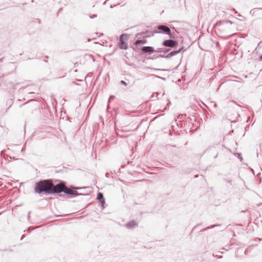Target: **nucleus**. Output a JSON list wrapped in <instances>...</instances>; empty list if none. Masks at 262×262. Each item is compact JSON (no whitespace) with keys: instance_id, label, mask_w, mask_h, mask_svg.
Instances as JSON below:
<instances>
[{"instance_id":"0eeeda50","label":"nucleus","mask_w":262,"mask_h":262,"mask_svg":"<svg viewBox=\"0 0 262 262\" xmlns=\"http://www.w3.org/2000/svg\"><path fill=\"white\" fill-rule=\"evenodd\" d=\"M142 51L145 53H153L155 50L151 47H144L142 48Z\"/></svg>"},{"instance_id":"f8f14e48","label":"nucleus","mask_w":262,"mask_h":262,"mask_svg":"<svg viewBox=\"0 0 262 262\" xmlns=\"http://www.w3.org/2000/svg\"><path fill=\"white\" fill-rule=\"evenodd\" d=\"M121 83L122 84H123L125 85H126V82H125V81H123V80H122V81H121Z\"/></svg>"},{"instance_id":"7ed1b4c3","label":"nucleus","mask_w":262,"mask_h":262,"mask_svg":"<svg viewBox=\"0 0 262 262\" xmlns=\"http://www.w3.org/2000/svg\"><path fill=\"white\" fill-rule=\"evenodd\" d=\"M65 185L63 183H60L56 185H54L52 188V193H59L63 192Z\"/></svg>"},{"instance_id":"9b49d317","label":"nucleus","mask_w":262,"mask_h":262,"mask_svg":"<svg viewBox=\"0 0 262 262\" xmlns=\"http://www.w3.org/2000/svg\"><path fill=\"white\" fill-rule=\"evenodd\" d=\"M182 49H183V48H181V49H179V50L178 51H177V52H176V53H180V52L181 51V50H182Z\"/></svg>"},{"instance_id":"1a4fd4ad","label":"nucleus","mask_w":262,"mask_h":262,"mask_svg":"<svg viewBox=\"0 0 262 262\" xmlns=\"http://www.w3.org/2000/svg\"><path fill=\"white\" fill-rule=\"evenodd\" d=\"M136 225H137V224L135 221H132V222H129L127 224V226L128 228H131V227H135Z\"/></svg>"},{"instance_id":"f03ea898","label":"nucleus","mask_w":262,"mask_h":262,"mask_svg":"<svg viewBox=\"0 0 262 262\" xmlns=\"http://www.w3.org/2000/svg\"><path fill=\"white\" fill-rule=\"evenodd\" d=\"M128 39V35L126 34H123L121 35L120 38V47L122 49H127V42Z\"/></svg>"},{"instance_id":"423d86ee","label":"nucleus","mask_w":262,"mask_h":262,"mask_svg":"<svg viewBox=\"0 0 262 262\" xmlns=\"http://www.w3.org/2000/svg\"><path fill=\"white\" fill-rule=\"evenodd\" d=\"M158 28L159 30H162L163 32L165 33L166 34H169L170 33V29L166 26H159Z\"/></svg>"},{"instance_id":"39448f33","label":"nucleus","mask_w":262,"mask_h":262,"mask_svg":"<svg viewBox=\"0 0 262 262\" xmlns=\"http://www.w3.org/2000/svg\"><path fill=\"white\" fill-rule=\"evenodd\" d=\"M178 45L176 41L172 40H166L164 41L163 45L166 47H173Z\"/></svg>"},{"instance_id":"20e7f679","label":"nucleus","mask_w":262,"mask_h":262,"mask_svg":"<svg viewBox=\"0 0 262 262\" xmlns=\"http://www.w3.org/2000/svg\"><path fill=\"white\" fill-rule=\"evenodd\" d=\"M63 192L67 194L76 195L77 192L72 187H68L65 185Z\"/></svg>"},{"instance_id":"ddd939ff","label":"nucleus","mask_w":262,"mask_h":262,"mask_svg":"<svg viewBox=\"0 0 262 262\" xmlns=\"http://www.w3.org/2000/svg\"><path fill=\"white\" fill-rule=\"evenodd\" d=\"M260 59L262 60V55L260 56Z\"/></svg>"},{"instance_id":"6e6552de","label":"nucleus","mask_w":262,"mask_h":262,"mask_svg":"<svg viewBox=\"0 0 262 262\" xmlns=\"http://www.w3.org/2000/svg\"><path fill=\"white\" fill-rule=\"evenodd\" d=\"M146 43V40L145 39L144 40H137L135 42V45L136 46L139 45H143Z\"/></svg>"},{"instance_id":"f257e3e1","label":"nucleus","mask_w":262,"mask_h":262,"mask_svg":"<svg viewBox=\"0 0 262 262\" xmlns=\"http://www.w3.org/2000/svg\"><path fill=\"white\" fill-rule=\"evenodd\" d=\"M53 184L50 180H44L37 183L35 186V191L37 193L45 192L48 193H52V188Z\"/></svg>"},{"instance_id":"9d476101","label":"nucleus","mask_w":262,"mask_h":262,"mask_svg":"<svg viewBox=\"0 0 262 262\" xmlns=\"http://www.w3.org/2000/svg\"><path fill=\"white\" fill-rule=\"evenodd\" d=\"M103 198V194L101 193H98L97 195V199L101 201Z\"/></svg>"}]
</instances>
